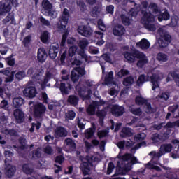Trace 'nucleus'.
Here are the masks:
<instances>
[{"label": "nucleus", "instance_id": "a878e982", "mask_svg": "<svg viewBox=\"0 0 179 179\" xmlns=\"http://www.w3.org/2000/svg\"><path fill=\"white\" fill-rule=\"evenodd\" d=\"M134 134L132 133V130L129 127H123L120 136L121 138H131Z\"/></svg>", "mask_w": 179, "mask_h": 179}, {"label": "nucleus", "instance_id": "9d476101", "mask_svg": "<svg viewBox=\"0 0 179 179\" xmlns=\"http://www.w3.org/2000/svg\"><path fill=\"white\" fill-rule=\"evenodd\" d=\"M5 166H6L4 168L5 176H6V177H8V178H12L16 173V166L9 163L5 164Z\"/></svg>", "mask_w": 179, "mask_h": 179}, {"label": "nucleus", "instance_id": "5701e85b", "mask_svg": "<svg viewBox=\"0 0 179 179\" xmlns=\"http://www.w3.org/2000/svg\"><path fill=\"white\" fill-rule=\"evenodd\" d=\"M158 22H163V20H170V13L167 9H164V12L160 11V13L158 14Z\"/></svg>", "mask_w": 179, "mask_h": 179}, {"label": "nucleus", "instance_id": "4c0bfd02", "mask_svg": "<svg viewBox=\"0 0 179 179\" xmlns=\"http://www.w3.org/2000/svg\"><path fill=\"white\" fill-rule=\"evenodd\" d=\"M172 148L173 146L171 145V144H164L160 147L162 153H170V152H171Z\"/></svg>", "mask_w": 179, "mask_h": 179}, {"label": "nucleus", "instance_id": "4be33fe9", "mask_svg": "<svg viewBox=\"0 0 179 179\" xmlns=\"http://www.w3.org/2000/svg\"><path fill=\"white\" fill-rule=\"evenodd\" d=\"M145 82H149V75L141 74L136 81V86L141 87Z\"/></svg>", "mask_w": 179, "mask_h": 179}, {"label": "nucleus", "instance_id": "69168bd1", "mask_svg": "<svg viewBox=\"0 0 179 179\" xmlns=\"http://www.w3.org/2000/svg\"><path fill=\"white\" fill-rule=\"evenodd\" d=\"M131 113H132V114L134 115H137V116H141L142 115V110L140 108H131Z\"/></svg>", "mask_w": 179, "mask_h": 179}, {"label": "nucleus", "instance_id": "e2e57ef3", "mask_svg": "<svg viewBox=\"0 0 179 179\" xmlns=\"http://www.w3.org/2000/svg\"><path fill=\"white\" fill-rule=\"evenodd\" d=\"M115 166H114V163L113 162H109L108 165V169H107V172L106 174L108 176H110V174H111V173H113L114 169H115Z\"/></svg>", "mask_w": 179, "mask_h": 179}, {"label": "nucleus", "instance_id": "9b49d317", "mask_svg": "<svg viewBox=\"0 0 179 179\" xmlns=\"http://www.w3.org/2000/svg\"><path fill=\"white\" fill-rule=\"evenodd\" d=\"M13 115L17 124H23V122H24V112L22 111V109H15L14 110Z\"/></svg>", "mask_w": 179, "mask_h": 179}, {"label": "nucleus", "instance_id": "5fc2aeb1", "mask_svg": "<svg viewBox=\"0 0 179 179\" xmlns=\"http://www.w3.org/2000/svg\"><path fill=\"white\" fill-rule=\"evenodd\" d=\"M75 71L78 73L79 76L82 78V76H85L86 75V71L85 70V68L78 66L76 67Z\"/></svg>", "mask_w": 179, "mask_h": 179}, {"label": "nucleus", "instance_id": "49530a36", "mask_svg": "<svg viewBox=\"0 0 179 179\" xmlns=\"http://www.w3.org/2000/svg\"><path fill=\"white\" fill-rule=\"evenodd\" d=\"M77 52H78V46L76 45L71 46L69 49V57L72 58V57H75V55H76Z\"/></svg>", "mask_w": 179, "mask_h": 179}, {"label": "nucleus", "instance_id": "cd10ccee", "mask_svg": "<svg viewBox=\"0 0 179 179\" xmlns=\"http://www.w3.org/2000/svg\"><path fill=\"white\" fill-rule=\"evenodd\" d=\"M24 103V99L22 96L15 97L13 99V104L15 108L22 107Z\"/></svg>", "mask_w": 179, "mask_h": 179}, {"label": "nucleus", "instance_id": "864d4df0", "mask_svg": "<svg viewBox=\"0 0 179 179\" xmlns=\"http://www.w3.org/2000/svg\"><path fill=\"white\" fill-rule=\"evenodd\" d=\"M97 136L99 139L107 138V136H108V131L106 129L99 131L97 132Z\"/></svg>", "mask_w": 179, "mask_h": 179}, {"label": "nucleus", "instance_id": "13d9d810", "mask_svg": "<svg viewBox=\"0 0 179 179\" xmlns=\"http://www.w3.org/2000/svg\"><path fill=\"white\" fill-rule=\"evenodd\" d=\"M78 45L80 48L85 50V48L89 45V41L87 39H83L79 41Z\"/></svg>", "mask_w": 179, "mask_h": 179}, {"label": "nucleus", "instance_id": "f704fd0d", "mask_svg": "<svg viewBox=\"0 0 179 179\" xmlns=\"http://www.w3.org/2000/svg\"><path fill=\"white\" fill-rule=\"evenodd\" d=\"M69 20V17L67 15H62V21L59 26V29H66V25L68 24V21Z\"/></svg>", "mask_w": 179, "mask_h": 179}, {"label": "nucleus", "instance_id": "09e8293b", "mask_svg": "<svg viewBox=\"0 0 179 179\" xmlns=\"http://www.w3.org/2000/svg\"><path fill=\"white\" fill-rule=\"evenodd\" d=\"M85 93H86V87H80L78 90V94L80 96V97H85V99H90V95L87 94L85 95Z\"/></svg>", "mask_w": 179, "mask_h": 179}, {"label": "nucleus", "instance_id": "dca6fc26", "mask_svg": "<svg viewBox=\"0 0 179 179\" xmlns=\"http://www.w3.org/2000/svg\"><path fill=\"white\" fill-rule=\"evenodd\" d=\"M113 33L117 37H122L125 34V27L121 24L115 25L113 29Z\"/></svg>", "mask_w": 179, "mask_h": 179}, {"label": "nucleus", "instance_id": "c03bdc74", "mask_svg": "<svg viewBox=\"0 0 179 179\" xmlns=\"http://www.w3.org/2000/svg\"><path fill=\"white\" fill-rule=\"evenodd\" d=\"M148 101L145 98L142 97L141 96H137L135 98V103L137 106H144Z\"/></svg>", "mask_w": 179, "mask_h": 179}, {"label": "nucleus", "instance_id": "0e129e2a", "mask_svg": "<svg viewBox=\"0 0 179 179\" xmlns=\"http://www.w3.org/2000/svg\"><path fill=\"white\" fill-rule=\"evenodd\" d=\"M71 80L75 83L76 82H78L79 80V78H80L79 74H77L75 71H71Z\"/></svg>", "mask_w": 179, "mask_h": 179}, {"label": "nucleus", "instance_id": "2eb2a0df", "mask_svg": "<svg viewBox=\"0 0 179 179\" xmlns=\"http://www.w3.org/2000/svg\"><path fill=\"white\" fill-rule=\"evenodd\" d=\"M48 56L47 52L44 48H40L38 49L37 59L38 62H41V64H43V62H45V59H47Z\"/></svg>", "mask_w": 179, "mask_h": 179}, {"label": "nucleus", "instance_id": "6e6d98bb", "mask_svg": "<svg viewBox=\"0 0 179 179\" xmlns=\"http://www.w3.org/2000/svg\"><path fill=\"white\" fill-rule=\"evenodd\" d=\"M127 75H129V71L125 69H121L120 71L117 72V76H119V78H124V76H127Z\"/></svg>", "mask_w": 179, "mask_h": 179}, {"label": "nucleus", "instance_id": "6e6552de", "mask_svg": "<svg viewBox=\"0 0 179 179\" xmlns=\"http://www.w3.org/2000/svg\"><path fill=\"white\" fill-rule=\"evenodd\" d=\"M158 43L161 48H166L171 43V35L167 33L161 35Z\"/></svg>", "mask_w": 179, "mask_h": 179}, {"label": "nucleus", "instance_id": "e433bc0d", "mask_svg": "<svg viewBox=\"0 0 179 179\" xmlns=\"http://www.w3.org/2000/svg\"><path fill=\"white\" fill-rule=\"evenodd\" d=\"M52 78V73H51V72L50 71H47L45 73V76L43 79V81L41 83V87H43V86H45V85H47L48 82H50Z\"/></svg>", "mask_w": 179, "mask_h": 179}, {"label": "nucleus", "instance_id": "4468645a", "mask_svg": "<svg viewBox=\"0 0 179 179\" xmlns=\"http://www.w3.org/2000/svg\"><path fill=\"white\" fill-rule=\"evenodd\" d=\"M73 87H72V85L71 83H67L66 84L64 83H61L59 86V90L62 93V94H69V92L72 90Z\"/></svg>", "mask_w": 179, "mask_h": 179}, {"label": "nucleus", "instance_id": "473e14b6", "mask_svg": "<svg viewBox=\"0 0 179 179\" xmlns=\"http://www.w3.org/2000/svg\"><path fill=\"white\" fill-rule=\"evenodd\" d=\"M157 59L159 62H167L169 61V57L163 52H159L157 55Z\"/></svg>", "mask_w": 179, "mask_h": 179}, {"label": "nucleus", "instance_id": "c756f323", "mask_svg": "<svg viewBox=\"0 0 179 179\" xmlns=\"http://www.w3.org/2000/svg\"><path fill=\"white\" fill-rule=\"evenodd\" d=\"M137 45L141 48V50H148L150 47V43L147 39H142Z\"/></svg>", "mask_w": 179, "mask_h": 179}, {"label": "nucleus", "instance_id": "ddd939ff", "mask_svg": "<svg viewBox=\"0 0 179 179\" xmlns=\"http://www.w3.org/2000/svg\"><path fill=\"white\" fill-rule=\"evenodd\" d=\"M149 80H150L152 87V90H156L157 87H160V85H159L160 82V76L157 73H152V75L149 77Z\"/></svg>", "mask_w": 179, "mask_h": 179}, {"label": "nucleus", "instance_id": "4d7b16f0", "mask_svg": "<svg viewBox=\"0 0 179 179\" xmlns=\"http://www.w3.org/2000/svg\"><path fill=\"white\" fill-rule=\"evenodd\" d=\"M16 73V71H11V73L10 76H7L5 78L6 83H9L10 82H13V79H15V74Z\"/></svg>", "mask_w": 179, "mask_h": 179}, {"label": "nucleus", "instance_id": "3c124183", "mask_svg": "<svg viewBox=\"0 0 179 179\" xmlns=\"http://www.w3.org/2000/svg\"><path fill=\"white\" fill-rule=\"evenodd\" d=\"M65 143L66 146H69L71 149H76V143H75V141L71 138H66L65 140Z\"/></svg>", "mask_w": 179, "mask_h": 179}, {"label": "nucleus", "instance_id": "bb28decb", "mask_svg": "<svg viewBox=\"0 0 179 179\" xmlns=\"http://www.w3.org/2000/svg\"><path fill=\"white\" fill-rule=\"evenodd\" d=\"M10 22V24H15L16 20H15V15L9 13L7 16L3 20V24H8Z\"/></svg>", "mask_w": 179, "mask_h": 179}, {"label": "nucleus", "instance_id": "603ef678", "mask_svg": "<svg viewBox=\"0 0 179 179\" xmlns=\"http://www.w3.org/2000/svg\"><path fill=\"white\" fill-rule=\"evenodd\" d=\"M96 115L98 118H106V116L107 115V109L104 108L102 110H97Z\"/></svg>", "mask_w": 179, "mask_h": 179}, {"label": "nucleus", "instance_id": "de8ad7c7", "mask_svg": "<svg viewBox=\"0 0 179 179\" xmlns=\"http://www.w3.org/2000/svg\"><path fill=\"white\" fill-rule=\"evenodd\" d=\"M22 171L24 173V174H28L31 176V174H33V169L29 167V164H24L22 165Z\"/></svg>", "mask_w": 179, "mask_h": 179}, {"label": "nucleus", "instance_id": "8fccbe9b", "mask_svg": "<svg viewBox=\"0 0 179 179\" xmlns=\"http://www.w3.org/2000/svg\"><path fill=\"white\" fill-rule=\"evenodd\" d=\"M144 108H145V113H147V114H152L154 113L153 108H152V104H150V103H149L148 101H146L145 104L144 105Z\"/></svg>", "mask_w": 179, "mask_h": 179}, {"label": "nucleus", "instance_id": "a18cd8bd", "mask_svg": "<svg viewBox=\"0 0 179 179\" xmlns=\"http://www.w3.org/2000/svg\"><path fill=\"white\" fill-rule=\"evenodd\" d=\"M15 76L17 80H22L24 79V77L26 76V71L24 70L18 71L15 74Z\"/></svg>", "mask_w": 179, "mask_h": 179}, {"label": "nucleus", "instance_id": "412c9836", "mask_svg": "<svg viewBox=\"0 0 179 179\" xmlns=\"http://www.w3.org/2000/svg\"><path fill=\"white\" fill-rule=\"evenodd\" d=\"M91 128H89L85 131V136L86 139H92L93 136H94V134L96 132V124L94 123L92 124Z\"/></svg>", "mask_w": 179, "mask_h": 179}, {"label": "nucleus", "instance_id": "aec40b11", "mask_svg": "<svg viewBox=\"0 0 179 179\" xmlns=\"http://www.w3.org/2000/svg\"><path fill=\"white\" fill-rule=\"evenodd\" d=\"M136 58L138 59L137 62V66L138 68H143L149 62V60L146 58V55L143 53L140 52V57Z\"/></svg>", "mask_w": 179, "mask_h": 179}, {"label": "nucleus", "instance_id": "6ab92c4d", "mask_svg": "<svg viewBox=\"0 0 179 179\" xmlns=\"http://www.w3.org/2000/svg\"><path fill=\"white\" fill-rule=\"evenodd\" d=\"M68 136V131L64 127H57L55 131V136L56 138H65Z\"/></svg>", "mask_w": 179, "mask_h": 179}, {"label": "nucleus", "instance_id": "c9c22d12", "mask_svg": "<svg viewBox=\"0 0 179 179\" xmlns=\"http://www.w3.org/2000/svg\"><path fill=\"white\" fill-rule=\"evenodd\" d=\"M42 6L44 10H46V12H48V10H51V9H52V4L48 0H43Z\"/></svg>", "mask_w": 179, "mask_h": 179}, {"label": "nucleus", "instance_id": "79ce46f5", "mask_svg": "<svg viewBox=\"0 0 179 179\" xmlns=\"http://www.w3.org/2000/svg\"><path fill=\"white\" fill-rule=\"evenodd\" d=\"M68 36H69V31L66 30L62 34V40L60 43V47H65V44H66V40L68 38Z\"/></svg>", "mask_w": 179, "mask_h": 179}, {"label": "nucleus", "instance_id": "2f4dec72", "mask_svg": "<svg viewBox=\"0 0 179 179\" xmlns=\"http://www.w3.org/2000/svg\"><path fill=\"white\" fill-rule=\"evenodd\" d=\"M134 82H135V78H134V76H129L124 78L123 85L124 86H132V85H134Z\"/></svg>", "mask_w": 179, "mask_h": 179}, {"label": "nucleus", "instance_id": "7c9ffc66", "mask_svg": "<svg viewBox=\"0 0 179 179\" xmlns=\"http://www.w3.org/2000/svg\"><path fill=\"white\" fill-rule=\"evenodd\" d=\"M101 13V6H100V4H97L92 8V17H98L99 15H100Z\"/></svg>", "mask_w": 179, "mask_h": 179}, {"label": "nucleus", "instance_id": "1a4fd4ad", "mask_svg": "<svg viewBox=\"0 0 179 179\" xmlns=\"http://www.w3.org/2000/svg\"><path fill=\"white\" fill-rule=\"evenodd\" d=\"M23 94L28 99H34L37 94V89L36 87L27 86L23 90Z\"/></svg>", "mask_w": 179, "mask_h": 179}, {"label": "nucleus", "instance_id": "bf43d9fd", "mask_svg": "<svg viewBox=\"0 0 179 179\" xmlns=\"http://www.w3.org/2000/svg\"><path fill=\"white\" fill-rule=\"evenodd\" d=\"M97 24L99 30H101V31H106V24H104V22H103V20L101 19L98 20Z\"/></svg>", "mask_w": 179, "mask_h": 179}, {"label": "nucleus", "instance_id": "20e7f679", "mask_svg": "<svg viewBox=\"0 0 179 179\" xmlns=\"http://www.w3.org/2000/svg\"><path fill=\"white\" fill-rule=\"evenodd\" d=\"M45 111H47V108L44 104L41 103L35 104L34 106V117L37 118V120L43 118L44 114H45Z\"/></svg>", "mask_w": 179, "mask_h": 179}, {"label": "nucleus", "instance_id": "72a5a7b5", "mask_svg": "<svg viewBox=\"0 0 179 179\" xmlns=\"http://www.w3.org/2000/svg\"><path fill=\"white\" fill-rule=\"evenodd\" d=\"M50 40V33L48 31H43L41 35V41L44 44H47V42Z\"/></svg>", "mask_w": 179, "mask_h": 179}, {"label": "nucleus", "instance_id": "58836bf2", "mask_svg": "<svg viewBox=\"0 0 179 179\" xmlns=\"http://www.w3.org/2000/svg\"><path fill=\"white\" fill-rule=\"evenodd\" d=\"M30 43H31V36H25L22 41L24 48H30Z\"/></svg>", "mask_w": 179, "mask_h": 179}, {"label": "nucleus", "instance_id": "f257e3e1", "mask_svg": "<svg viewBox=\"0 0 179 179\" xmlns=\"http://www.w3.org/2000/svg\"><path fill=\"white\" fill-rule=\"evenodd\" d=\"M148 8L150 10V12L148 13L145 10L141 11L143 15V23L145 29L148 30V31H156V26L152 23L155 22V15L158 16L162 9L159 8V6H157L156 3H150Z\"/></svg>", "mask_w": 179, "mask_h": 179}, {"label": "nucleus", "instance_id": "393cba45", "mask_svg": "<svg viewBox=\"0 0 179 179\" xmlns=\"http://www.w3.org/2000/svg\"><path fill=\"white\" fill-rule=\"evenodd\" d=\"M80 169L83 176H89V173H90V162H83L81 164Z\"/></svg>", "mask_w": 179, "mask_h": 179}, {"label": "nucleus", "instance_id": "7ed1b4c3", "mask_svg": "<svg viewBox=\"0 0 179 179\" xmlns=\"http://www.w3.org/2000/svg\"><path fill=\"white\" fill-rule=\"evenodd\" d=\"M138 13H139V11L137 8H131L128 13L122 14L120 15V19L122 24L124 26H131L132 22H134V17H136Z\"/></svg>", "mask_w": 179, "mask_h": 179}, {"label": "nucleus", "instance_id": "a211bd4d", "mask_svg": "<svg viewBox=\"0 0 179 179\" xmlns=\"http://www.w3.org/2000/svg\"><path fill=\"white\" fill-rule=\"evenodd\" d=\"M104 85L106 86H110V85H115V81H114V72L113 71H109L105 76Z\"/></svg>", "mask_w": 179, "mask_h": 179}, {"label": "nucleus", "instance_id": "c85d7f7f", "mask_svg": "<svg viewBox=\"0 0 179 179\" xmlns=\"http://www.w3.org/2000/svg\"><path fill=\"white\" fill-rule=\"evenodd\" d=\"M18 142L20 145V146H16L14 145L13 148H15L17 149H20L21 150H24L25 149H27V147L26 146V143H27V140H26L24 137H20L18 139Z\"/></svg>", "mask_w": 179, "mask_h": 179}, {"label": "nucleus", "instance_id": "774afa93", "mask_svg": "<svg viewBox=\"0 0 179 179\" xmlns=\"http://www.w3.org/2000/svg\"><path fill=\"white\" fill-rule=\"evenodd\" d=\"M12 55L6 58V62H7L9 66H15V59L12 58Z\"/></svg>", "mask_w": 179, "mask_h": 179}, {"label": "nucleus", "instance_id": "0eeeda50", "mask_svg": "<svg viewBox=\"0 0 179 179\" xmlns=\"http://www.w3.org/2000/svg\"><path fill=\"white\" fill-rule=\"evenodd\" d=\"M77 31L78 34L83 37H90L93 34V29L86 25H79L77 28Z\"/></svg>", "mask_w": 179, "mask_h": 179}, {"label": "nucleus", "instance_id": "b1692460", "mask_svg": "<svg viewBox=\"0 0 179 179\" xmlns=\"http://www.w3.org/2000/svg\"><path fill=\"white\" fill-rule=\"evenodd\" d=\"M67 103L73 107H76L79 103V97L76 95H70L67 99Z\"/></svg>", "mask_w": 179, "mask_h": 179}, {"label": "nucleus", "instance_id": "39448f33", "mask_svg": "<svg viewBox=\"0 0 179 179\" xmlns=\"http://www.w3.org/2000/svg\"><path fill=\"white\" fill-rule=\"evenodd\" d=\"M170 134H171V131L169 129H167L164 133H155L152 134L151 139L153 141V142H159V141L165 142V141H167V139L170 138Z\"/></svg>", "mask_w": 179, "mask_h": 179}, {"label": "nucleus", "instance_id": "052dcab7", "mask_svg": "<svg viewBox=\"0 0 179 179\" xmlns=\"http://www.w3.org/2000/svg\"><path fill=\"white\" fill-rule=\"evenodd\" d=\"M64 162H65L64 155H57L55 157V162L58 163V164H62Z\"/></svg>", "mask_w": 179, "mask_h": 179}, {"label": "nucleus", "instance_id": "338daca9", "mask_svg": "<svg viewBox=\"0 0 179 179\" xmlns=\"http://www.w3.org/2000/svg\"><path fill=\"white\" fill-rule=\"evenodd\" d=\"M171 76H172L173 80L177 84L179 83V74L176 71L171 72Z\"/></svg>", "mask_w": 179, "mask_h": 179}, {"label": "nucleus", "instance_id": "423d86ee", "mask_svg": "<svg viewBox=\"0 0 179 179\" xmlns=\"http://www.w3.org/2000/svg\"><path fill=\"white\" fill-rule=\"evenodd\" d=\"M123 55L129 64H132L135 62L136 58L141 57V52L138 50H133L132 52L126 51L123 52Z\"/></svg>", "mask_w": 179, "mask_h": 179}, {"label": "nucleus", "instance_id": "f03ea898", "mask_svg": "<svg viewBox=\"0 0 179 179\" xmlns=\"http://www.w3.org/2000/svg\"><path fill=\"white\" fill-rule=\"evenodd\" d=\"M17 8L19 6L18 0H3L0 4V16H5L12 10V7Z\"/></svg>", "mask_w": 179, "mask_h": 179}, {"label": "nucleus", "instance_id": "f3484780", "mask_svg": "<svg viewBox=\"0 0 179 179\" xmlns=\"http://www.w3.org/2000/svg\"><path fill=\"white\" fill-rule=\"evenodd\" d=\"M58 52H59V45H52L49 48L48 55L51 59H55L58 55Z\"/></svg>", "mask_w": 179, "mask_h": 179}, {"label": "nucleus", "instance_id": "ea45409f", "mask_svg": "<svg viewBox=\"0 0 179 179\" xmlns=\"http://www.w3.org/2000/svg\"><path fill=\"white\" fill-rule=\"evenodd\" d=\"M32 155V159H34V160H38L41 157V151H40V148H38L36 150H34L31 152Z\"/></svg>", "mask_w": 179, "mask_h": 179}, {"label": "nucleus", "instance_id": "a19ab883", "mask_svg": "<svg viewBox=\"0 0 179 179\" xmlns=\"http://www.w3.org/2000/svg\"><path fill=\"white\" fill-rule=\"evenodd\" d=\"M97 107V106L94 105V101L92 103V104H90L87 109V113H88V114L90 115H94L96 114V108Z\"/></svg>", "mask_w": 179, "mask_h": 179}, {"label": "nucleus", "instance_id": "f8f14e48", "mask_svg": "<svg viewBox=\"0 0 179 179\" xmlns=\"http://www.w3.org/2000/svg\"><path fill=\"white\" fill-rule=\"evenodd\" d=\"M112 115L115 117H121L125 113V108L124 106H120L117 104L113 105L111 108Z\"/></svg>", "mask_w": 179, "mask_h": 179}, {"label": "nucleus", "instance_id": "37998d69", "mask_svg": "<svg viewBox=\"0 0 179 179\" xmlns=\"http://www.w3.org/2000/svg\"><path fill=\"white\" fill-rule=\"evenodd\" d=\"M4 155L6 157V159L4 160L5 164H6V163H10V162H12L13 152H10V150H7V151H5Z\"/></svg>", "mask_w": 179, "mask_h": 179}, {"label": "nucleus", "instance_id": "680f3d73", "mask_svg": "<svg viewBox=\"0 0 179 179\" xmlns=\"http://www.w3.org/2000/svg\"><path fill=\"white\" fill-rule=\"evenodd\" d=\"M66 118L68 120H75V117H76V113L73 110H69L68 113L66 114Z\"/></svg>", "mask_w": 179, "mask_h": 179}]
</instances>
